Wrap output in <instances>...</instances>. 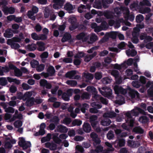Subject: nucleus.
I'll list each match as a JSON object with an SVG mask.
<instances>
[{
	"label": "nucleus",
	"instance_id": "f257e3e1",
	"mask_svg": "<svg viewBox=\"0 0 153 153\" xmlns=\"http://www.w3.org/2000/svg\"><path fill=\"white\" fill-rule=\"evenodd\" d=\"M19 146L22 148L23 150L25 151L27 153H30V148L31 146V144L29 141H26L25 139L23 137L20 138L18 142Z\"/></svg>",
	"mask_w": 153,
	"mask_h": 153
},
{
	"label": "nucleus",
	"instance_id": "f03ea898",
	"mask_svg": "<svg viewBox=\"0 0 153 153\" xmlns=\"http://www.w3.org/2000/svg\"><path fill=\"white\" fill-rule=\"evenodd\" d=\"M69 22L71 24V25L69 27V29L73 31L78 28L79 25L77 22L76 18L72 17L69 19Z\"/></svg>",
	"mask_w": 153,
	"mask_h": 153
},
{
	"label": "nucleus",
	"instance_id": "7ed1b4c3",
	"mask_svg": "<svg viewBox=\"0 0 153 153\" xmlns=\"http://www.w3.org/2000/svg\"><path fill=\"white\" fill-rule=\"evenodd\" d=\"M54 3L53 7L55 9H59L62 7L65 3V0H53Z\"/></svg>",
	"mask_w": 153,
	"mask_h": 153
},
{
	"label": "nucleus",
	"instance_id": "20e7f679",
	"mask_svg": "<svg viewBox=\"0 0 153 153\" xmlns=\"http://www.w3.org/2000/svg\"><path fill=\"white\" fill-rule=\"evenodd\" d=\"M86 90L87 91L93 94L92 97L95 99L99 97V95L97 94V91L94 86H88L86 88Z\"/></svg>",
	"mask_w": 153,
	"mask_h": 153
},
{
	"label": "nucleus",
	"instance_id": "39448f33",
	"mask_svg": "<svg viewBox=\"0 0 153 153\" xmlns=\"http://www.w3.org/2000/svg\"><path fill=\"white\" fill-rule=\"evenodd\" d=\"M91 7V6L90 5L87 4L85 6L81 4L78 8V11L80 13L85 12L86 11V10L89 11Z\"/></svg>",
	"mask_w": 153,
	"mask_h": 153
},
{
	"label": "nucleus",
	"instance_id": "423d86ee",
	"mask_svg": "<svg viewBox=\"0 0 153 153\" xmlns=\"http://www.w3.org/2000/svg\"><path fill=\"white\" fill-rule=\"evenodd\" d=\"M35 102L36 103L38 104V99H36L35 101L34 98L33 97H31L27 100L25 103V105L27 106H31L33 105Z\"/></svg>",
	"mask_w": 153,
	"mask_h": 153
},
{
	"label": "nucleus",
	"instance_id": "0eeeda50",
	"mask_svg": "<svg viewBox=\"0 0 153 153\" xmlns=\"http://www.w3.org/2000/svg\"><path fill=\"white\" fill-rule=\"evenodd\" d=\"M62 42L64 43L68 41L71 42H73V40L71 38V36L69 33H65L61 40Z\"/></svg>",
	"mask_w": 153,
	"mask_h": 153
},
{
	"label": "nucleus",
	"instance_id": "6e6552de",
	"mask_svg": "<svg viewBox=\"0 0 153 153\" xmlns=\"http://www.w3.org/2000/svg\"><path fill=\"white\" fill-rule=\"evenodd\" d=\"M39 83L41 86L45 87L48 89H50L52 87L51 84L48 82L47 80L45 79H41L39 82Z\"/></svg>",
	"mask_w": 153,
	"mask_h": 153
},
{
	"label": "nucleus",
	"instance_id": "1a4fd4ad",
	"mask_svg": "<svg viewBox=\"0 0 153 153\" xmlns=\"http://www.w3.org/2000/svg\"><path fill=\"white\" fill-rule=\"evenodd\" d=\"M2 10L5 14H8V13L12 14L15 12V9L12 7H3Z\"/></svg>",
	"mask_w": 153,
	"mask_h": 153
},
{
	"label": "nucleus",
	"instance_id": "9d476101",
	"mask_svg": "<svg viewBox=\"0 0 153 153\" xmlns=\"http://www.w3.org/2000/svg\"><path fill=\"white\" fill-rule=\"evenodd\" d=\"M115 143L117 144V146L119 147H122L125 146V140L122 138H119L118 137L115 141Z\"/></svg>",
	"mask_w": 153,
	"mask_h": 153
},
{
	"label": "nucleus",
	"instance_id": "9b49d317",
	"mask_svg": "<svg viewBox=\"0 0 153 153\" xmlns=\"http://www.w3.org/2000/svg\"><path fill=\"white\" fill-rule=\"evenodd\" d=\"M128 90L129 96L132 99L135 98L136 96L137 97L139 96V94L137 91L130 88H128Z\"/></svg>",
	"mask_w": 153,
	"mask_h": 153
},
{
	"label": "nucleus",
	"instance_id": "f8f14e48",
	"mask_svg": "<svg viewBox=\"0 0 153 153\" xmlns=\"http://www.w3.org/2000/svg\"><path fill=\"white\" fill-rule=\"evenodd\" d=\"M57 130L58 132L65 133L68 131V129L66 126L60 125L57 126Z\"/></svg>",
	"mask_w": 153,
	"mask_h": 153
},
{
	"label": "nucleus",
	"instance_id": "ddd939ff",
	"mask_svg": "<svg viewBox=\"0 0 153 153\" xmlns=\"http://www.w3.org/2000/svg\"><path fill=\"white\" fill-rule=\"evenodd\" d=\"M99 91L102 95L107 98L111 97L112 95V91L111 89L108 91H101L100 88L99 89Z\"/></svg>",
	"mask_w": 153,
	"mask_h": 153
},
{
	"label": "nucleus",
	"instance_id": "4468645a",
	"mask_svg": "<svg viewBox=\"0 0 153 153\" xmlns=\"http://www.w3.org/2000/svg\"><path fill=\"white\" fill-rule=\"evenodd\" d=\"M47 71L49 74L50 76H55V70L54 67L53 66L51 65L49 66L47 70Z\"/></svg>",
	"mask_w": 153,
	"mask_h": 153
},
{
	"label": "nucleus",
	"instance_id": "2eb2a0df",
	"mask_svg": "<svg viewBox=\"0 0 153 153\" xmlns=\"http://www.w3.org/2000/svg\"><path fill=\"white\" fill-rule=\"evenodd\" d=\"M83 129L84 131L87 133L90 132L91 130V127L89 123H84L83 126Z\"/></svg>",
	"mask_w": 153,
	"mask_h": 153
},
{
	"label": "nucleus",
	"instance_id": "dca6fc26",
	"mask_svg": "<svg viewBox=\"0 0 153 153\" xmlns=\"http://www.w3.org/2000/svg\"><path fill=\"white\" fill-rule=\"evenodd\" d=\"M111 121L108 118H105L101 121V124L104 126H109L111 123Z\"/></svg>",
	"mask_w": 153,
	"mask_h": 153
},
{
	"label": "nucleus",
	"instance_id": "f3484780",
	"mask_svg": "<svg viewBox=\"0 0 153 153\" xmlns=\"http://www.w3.org/2000/svg\"><path fill=\"white\" fill-rule=\"evenodd\" d=\"M126 55L128 56H131L132 57H134L136 56L137 53V52L134 49H132L130 50L128 49L126 50Z\"/></svg>",
	"mask_w": 153,
	"mask_h": 153
},
{
	"label": "nucleus",
	"instance_id": "a211bd4d",
	"mask_svg": "<svg viewBox=\"0 0 153 153\" xmlns=\"http://www.w3.org/2000/svg\"><path fill=\"white\" fill-rule=\"evenodd\" d=\"M113 0H102V4L103 7L107 8L109 7L108 4L112 3Z\"/></svg>",
	"mask_w": 153,
	"mask_h": 153
},
{
	"label": "nucleus",
	"instance_id": "6ab92c4d",
	"mask_svg": "<svg viewBox=\"0 0 153 153\" xmlns=\"http://www.w3.org/2000/svg\"><path fill=\"white\" fill-rule=\"evenodd\" d=\"M133 131L136 133L139 134H143L144 132V130L139 126L134 127Z\"/></svg>",
	"mask_w": 153,
	"mask_h": 153
},
{
	"label": "nucleus",
	"instance_id": "aec40b11",
	"mask_svg": "<svg viewBox=\"0 0 153 153\" xmlns=\"http://www.w3.org/2000/svg\"><path fill=\"white\" fill-rule=\"evenodd\" d=\"M13 36L12 31L10 29L6 30L4 34V36L5 37L7 38H11Z\"/></svg>",
	"mask_w": 153,
	"mask_h": 153
},
{
	"label": "nucleus",
	"instance_id": "412c9836",
	"mask_svg": "<svg viewBox=\"0 0 153 153\" xmlns=\"http://www.w3.org/2000/svg\"><path fill=\"white\" fill-rule=\"evenodd\" d=\"M130 8L132 10H136L138 9L139 8L138 2L137 1H134L130 5Z\"/></svg>",
	"mask_w": 153,
	"mask_h": 153
},
{
	"label": "nucleus",
	"instance_id": "4be33fe9",
	"mask_svg": "<svg viewBox=\"0 0 153 153\" xmlns=\"http://www.w3.org/2000/svg\"><path fill=\"white\" fill-rule=\"evenodd\" d=\"M30 64L32 68H36V70L38 71V61L33 59L30 62Z\"/></svg>",
	"mask_w": 153,
	"mask_h": 153
},
{
	"label": "nucleus",
	"instance_id": "5701e85b",
	"mask_svg": "<svg viewBox=\"0 0 153 153\" xmlns=\"http://www.w3.org/2000/svg\"><path fill=\"white\" fill-rule=\"evenodd\" d=\"M139 120L140 123L145 124L148 122L149 119L146 116H143L140 117Z\"/></svg>",
	"mask_w": 153,
	"mask_h": 153
},
{
	"label": "nucleus",
	"instance_id": "b1692460",
	"mask_svg": "<svg viewBox=\"0 0 153 153\" xmlns=\"http://www.w3.org/2000/svg\"><path fill=\"white\" fill-rule=\"evenodd\" d=\"M76 74L75 71H72L67 72L65 74V76L67 78L72 79L73 77Z\"/></svg>",
	"mask_w": 153,
	"mask_h": 153
},
{
	"label": "nucleus",
	"instance_id": "393cba45",
	"mask_svg": "<svg viewBox=\"0 0 153 153\" xmlns=\"http://www.w3.org/2000/svg\"><path fill=\"white\" fill-rule=\"evenodd\" d=\"M103 15L107 19H111L113 18V15L111 14L110 12L106 10L103 12Z\"/></svg>",
	"mask_w": 153,
	"mask_h": 153
},
{
	"label": "nucleus",
	"instance_id": "a878e982",
	"mask_svg": "<svg viewBox=\"0 0 153 153\" xmlns=\"http://www.w3.org/2000/svg\"><path fill=\"white\" fill-rule=\"evenodd\" d=\"M51 134L48 133L46 137H42L41 139L42 143H44L50 140L51 139Z\"/></svg>",
	"mask_w": 153,
	"mask_h": 153
},
{
	"label": "nucleus",
	"instance_id": "bb28decb",
	"mask_svg": "<svg viewBox=\"0 0 153 153\" xmlns=\"http://www.w3.org/2000/svg\"><path fill=\"white\" fill-rule=\"evenodd\" d=\"M139 5L141 6H151V3L148 0H143L142 1L140 2Z\"/></svg>",
	"mask_w": 153,
	"mask_h": 153
},
{
	"label": "nucleus",
	"instance_id": "cd10ccee",
	"mask_svg": "<svg viewBox=\"0 0 153 153\" xmlns=\"http://www.w3.org/2000/svg\"><path fill=\"white\" fill-rule=\"evenodd\" d=\"M82 123V121L78 119H76L74 120L72 122L71 126H79Z\"/></svg>",
	"mask_w": 153,
	"mask_h": 153
},
{
	"label": "nucleus",
	"instance_id": "c85d7f7f",
	"mask_svg": "<svg viewBox=\"0 0 153 153\" xmlns=\"http://www.w3.org/2000/svg\"><path fill=\"white\" fill-rule=\"evenodd\" d=\"M95 99L97 100H100L103 104L107 105L108 104V100L106 99L101 97L100 95H99V97L96 98Z\"/></svg>",
	"mask_w": 153,
	"mask_h": 153
},
{
	"label": "nucleus",
	"instance_id": "c756f323",
	"mask_svg": "<svg viewBox=\"0 0 153 153\" xmlns=\"http://www.w3.org/2000/svg\"><path fill=\"white\" fill-rule=\"evenodd\" d=\"M122 88V87L119 86L117 85H115L114 88L115 93L117 94H118L121 93Z\"/></svg>",
	"mask_w": 153,
	"mask_h": 153
},
{
	"label": "nucleus",
	"instance_id": "7c9ffc66",
	"mask_svg": "<svg viewBox=\"0 0 153 153\" xmlns=\"http://www.w3.org/2000/svg\"><path fill=\"white\" fill-rule=\"evenodd\" d=\"M59 117L57 116H53L52 119L50 120V122L54 123L55 124L57 125L59 123Z\"/></svg>",
	"mask_w": 153,
	"mask_h": 153
},
{
	"label": "nucleus",
	"instance_id": "2f4dec72",
	"mask_svg": "<svg viewBox=\"0 0 153 153\" xmlns=\"http://www.w3.org/2000/svg\"><path fill=\"white\" fill-rule=\"evenodd\" d=\"M128 145L130 146H134V144L137 145L138 147L140 146V144L139 142L137 141L135 143L134 141L131 140H128Z\"/></svg>",
	"mask_w": 153,
	"mask_h": 153
},
{
	"label": "nucleus",
	"instance_id": "473e14b6",
	"mask_svg": "<svg viewBox=\"0 0 153 153\" xmlns=\"http://www.w3.org/2000/svg\"><path fill=\"white\" fill-rule=\"evenodd\" d=\"M144 19V17L141 14H139L136 17V21L137 23L141 22Z\"/></svg>",
	"mask_w": 153,
	"mask_h": 153
},
{
	"label": "nucleus",
	"instance_id": "72a5a7b5",
	"mask_svg": "<svg viewBox=\"0 0 153 153\" xmlns=\"http://www.w3.org/2000/svg\"><path fill=\"white\" fill-rule=\"evenodd\" d=\"M66 83L68 85L73 87L76 86L77 84V82L74 80H68Z\"/></svg>",
	"mask_w": 153,
	"mask_h": 153
},
{
	"label": "nucleus",
	"instance_id": "f704fd0d",
	"mask_svg": "<svg viewBox=\"0 0 153 153\" xmlns=\"http://www.w3.org/2000/svg\"><path fill=\"white\" fill-rule=\"evenodd\" d=\"M7 80L5 77L0 78V85L1 86H5L7 84Z\"/></svg>",
	"mask_w": 153,
	"mask_h": 153
},
{
	"label": "nucleus",
	"instance_id": "c9c22d12",
	"mask_svg": "<svg viewBox=\"0 0 153 153\" xmlns=\"http://www.w3.org/2000/svg\"><path fill=\"white\" fill-rule=\"evenodd\" d=\"M76 149L77 151V153H84V150L82 146L77 145L76 147Z\"/></svg>",
	"mask_w": 153,
	"mask_h": 153
},
{
	"label": "nucleus",
	"instance_id": "e433bc0d",
	"mask_svg": "<svg viewBox=\"0 0 153 153\" xmlns=\"http://www.w3.org/2000/svg\"><path fill=\"white\" fill-rule=\"evenodd\" d=\"M65 9L67 11H70L73 9L72 5L69 3H67L64 6Z\"/></svg>",
	"mask_w": 153,
	"mask_h": 153
},
{
	"label": "nucleus",
	"instance_id": "4c0bfd02",
	"mask_svg": "<svg viewBox=\"0 0 153 153\" xmlns=\"http://www.w3.org/2000/svg\"><path fill=\"white\" fill-rule=\"evenodd\" d=\"M34 14L31 10H29L27 12V16L29 18L34 20L35 19V17L33 16Z\"/></svg>",
	"mask_w": 153,
	"mask_h": 153
},
{
	"label": "nucleus",
	"instance_id": "58836bf2",
	"mask_svg": "<svg viewBox=\"0 0 153 153\" xmlns=\"http://www.w3.org/2000/svg\"><path fill=\"white\" fill-rule=\"evenodd\" d=\"M132 85L134 87L136 88H139L141 85L140 82L137 81H133Z\"/></svg>",
	"mask_w": 153,
	"mask_h": 153
},
{
	"label": "nucleus",
	"instance_id": "ea45409f",
	"mask_svg": "<svg viewBox=\"0 0 153 153\" xmlns=\"http://www.w3.org/2000/svg\"><path fill=\"white\" fill-rule=\"evenodd\" d=\"M114 132L111 130L109 131L107 134V137L109 140L113 139L114 137Z\"/></svg>",
	"mask_w": 153,
	"mask_h": 153
},
{
	"label": "nucleus",
	"instance_id": "a19ab883",
	"mask_svg": "<svg viewBox=\"0 0 153 153\" xmlns=\"http://www.w3.org/2000/svg\"><path fill=\"white\" fill-rule=\"evenodd\" d=\"M45 44L42 42H39V51H43L45 50Z\"/></svg>",
	"mask_w": 153,
	"mask_h": 153
},
{
	"label": "nucleus",
	"instance_id": "79ce46f5",
	"mask_svg": "<svg viewBox=\"0 0 153 153\" xmlns=\"http://www.w3.org/2000/svg\"><path fill=\"white\" fill-rule=\"evenodd\" d=\"M14 126L16 128H19L22 126V123L21 121L18 120L15 121L14 123Z\"/></svg>",
	"mask_w": 153,
	"mask_h": 153
},
{
	"label": "nucleus",
	"instance_id": "37998d69",
	"mask_svg": "<svg viewBox=\"0 0 153 153\" xmlns=\"http://www.w3.org/2000/svg\"><path fill=\"white\" fill-rule=\"evenodd\" d=\"M102 82L103 84H107L110 83L111 82V79L108 77L104 78L102 80Z\"/></svg>",
	"mask_w": 153,
	"mask_h": 153
},
{
	"label": "nucleus",
	"instance_id": "c03bdc74",
	"mask_svg": "<svg viewBox=\"0 0 153 153\" xmlns=\"http://www.w3.org/2000/svg\"><path fill=\"white\" fill-rule=\"evenodd\" d=\"M88 104L86 103H83L80 108L81 111L83 113H85L86 112V110L88 108Z\"/></svg>",
	"mask_w": 153,
	"mask_h": 153
},
{
	"label": "nucleus",
	"instance_id": "a18cd8bd",
	"mask_svg": "<svg viewBox=\"0 0 153 153\" xmlns=\"http://www.w3.org/2000/svg\"><path fill=\"white\" fill-rule=\"evenodd\" d=\"M108 36L110 38L113 39H115L116 38L117 35V33L116 32H111L110 33H108Z\"/></svg>",
	"mask_w": 153,
	"mask_h": 153
},
{
	"label": "nucleus",
	"instance_id": "49530a36",
	"mask_svg": "<svg viewBox=\"0 0 153 153\" xmlns=\"http://www.w3.org/2000/svg\"><path fill=\"white\" fill-rule=\"evenodd\" d=\"M111 74L113 75L115 78L119 76V71L116 70H113L111 73Z\"/></svg>",
	"mask_w": 153,
	"mask_h": 153
},
{
	"label": "nucleus",
	"instance_id": "de8ad7c7",
	"mask_svg": "<svg viewBox=\"0 0 153 153\" xmlns=\"http://www.w3.org/2000/svg\"><path fill=\"white\" fill-rule=\"evenodd\" d=\"M53 139L55 143L58 144H60L62 142L61 140L56 136L55 135L53 136Z\"/></svg>",
	"mask_w": 153,
	"mask_h": 153
},
{
	"label": "nucleus",
	"instance_id": "09e8293b",
	"mask_svg": "<svg viewBox=\"0 0 153 153\" xmlns=\"http://www.w3.org/2000/svg\"><path fill=\"white\" fill-rule=\"evenodd\" d=\"M105 144L109 148L107 149L108 151L113 152L114 151V149L113 148L112 146L111 143L108 142H106L105 143Z\"/></svg>",
	"mask_w": 153,
	"mask_h": 153
},
{
	"label": "nucleus",
	"instance_id": "8fccbe9b",
	"mask_svg": "<svg viewBox=\"0 0 153 153\" xmlns=\"http://www.w3.org/2000/svg\"><path fill=\"white\" fill-rule=\"evenodd\" d=\"M14 74L16 76H20L22 75V73L21 71L18 68L16 69L14 71Z\"/></svg>",
	"mask_w": 153,
	"mask_h": 153
},
{
	"label": "nucleus",
	"instance_id": "3c124183",
	"mask_svg": "<svg viewBox=\"0 0 153 153\" xmlns=\"http://www.w3.org/2000/svg\"><path fill=\"white\" fill-rule=\"evenodd\" d=\"M84 74V77L87 79L91 80L93 78V75L89 73H85Z\"/></svg>",
	"mask_w": 153,
	"mask_h": 153
},
{
	"label": "nucleus",
	"instance_id": "603ef678",
	"mask_svg": "<svg viewBox=\"0 0 153 153\" xmlns=\"http://www.w3.org/2000/svg\"><path fill=\"white\" fill-rule=\"evenodd\" d=\"M93 141V144L94 146H96L97 145H99L100 144L101 140L99 138L94 139L92 140Z\"/></svg>",
	"mask_w": 153,
	"mask_h": 153
},
{
	"label": "nucleus",
	"instance_id": "864d4df0",
	"mask_svg": "<svg viewBox=\"0 0 153 153\" xmlns=\"http://www.w3.org/2000/svg\"><path fill=\"white\" fill-rule=\"evenodd\" d=\"M27 49L30 51H32L36 49V46L33 45H28L27 46Z\"/></svg>",
	"mask_w": 153,
	"mask_h": 153
},
{
	"label": "nucleus",
	"instance_id": "5fc2aeb1",
	"mask_svg": "<svg viewBox=\"0 0 153 153\" xmlns=\"http://www.w3.org/2000/svg\"><path fill=\"white\" fill-rule=\"evenodd\" d=\"M147 92L150 97H153V85H152L148 89Z\"/></svg>",
	"mask_w": 153,
	"mask_h": 153
},
{
	"label": "nucleus",
	"instance_id": "6e6d98bb",
	"mask_svg": "<svg viewBox=\"0 0 153 153\" xmlns=\"http://www.w3.org/2000/svg\"><path fill=\"white\" fill-rule=\"evenodd\" d=\"M9 91L10 93H14L17 91V88L15 86L12 85L9 88Z\"/></svg>",
	"mask_w": 153,
	"mask_h": 153
},
{
	"label": "nucleus",
	"instance_id": "4d7b16f0",
	"mask_svg": "<svg viewBox=\"0 0 153 153\" xmlns=\"http://www.w3.org/2000/svg\"><path fill=\"white\" fill-rule=\"evenodd\" d=\"M85 54L84 53L81 52H78L74 56L75 58H80L84 56Z\"/></svg>",
	"mask_w": 153,
	"mask_h": 153
},
{
	"label": "nucleus",
	"instance_id": "13d9d810",
	"mask_svg": "<svg viewBox=\"0 0 153 153\" xmlns=\"http://www.w3.org/2000/svg\"><path fill=\"white\" fill-rule=\"evenodd\" d=\"M50 14V10L48 8H45L44 12L45 17L48 18L49 17Z\"/></svg>",
	"mask_w": 153,
	"mask_h": 153
},
{
	"label": "nucleus",
	"instance_id": "bf43d9fd",
	"mask_svg": "<svg viewBox=\"0 0 153 153\" xmlns=\"http://www.w3.org/2000/svg\"><path fill=\"white\" fill-rule=\"evenodd\" d=\"M5 111L7 113H13L15 111V109L13 107H9L5 109Z\"/></svg>",
	"mask_w": 153,
	"mask_h": 153
},
{
	"label": "nucleus",
	"instance_id": "052dcab7",
	"mask_svg": "<svg viewBox=\"0 0 153 153\" xmlns=\"http://www.w3.org/2000/svg\"><path fill=\"white\" fill-rule=\"evenodd\" d=\"M85 36V33L83 32H82L77 35L76 38L78 40H80L82 39Z\"/></svg>",
	"mask_w": 153,
	"mask_h": 153
},
{
	"label": "nucleus",
	"instance_id": "680f3d73",
	"mask_svg": "<svg viewBox=\"0 0 153 153\" xmlns=\"http://www.w3.org/2000/svg\"><path fill=\"white\" fill-rule=\"evenodd\" d=\"M146 79H147L144 76H140L139 79L140 83L142 84H145L146 82Z\"/></svg>",
	"mask_w": 153,
	"mask_h": 153
},
{
	"label": "nucleus",
	"instance_id": "e2e57ef3",
	"mask_svg": "<svg viewBox=\"0 0 153 153\" xmlns=\"http://www.w3.org/2000/svg\"><path fill=\"white\" fill-rule=\"evenodd\" d=\"M32 95V93L30 92H27L25 93L23 96V97H25V100H27L28 98H31V97Z\"/></svg>",
	"mask_w": 153,
	"mask_h": 153
},
{
	"label": "nucleus",
	"instance_id": "0e129e2a",
	"mask_svg": "<svg viewBox=\"0 0 153 153\" xmlns=\"http://www.w3.org/2000/svg\"><path fill=\"white\" fill-rule=\"evenodd\" d=\"M81 97L82 99H88L90 98L89 95L88 93L85 92L82 94Z\"/></svg>",
	"mask_w": 153,
	"mask_h": 153
},
{
	"label": "nucleus",
	"instance_id": "69168bd1",
	"mask_svg": "<svg viewBox=\"0 0 153 153\" xmlns=\"http://www.w3.org/2000/svg\"><path fill=\"white\" fill-rule=\"evenodd\" d=\"M94 77L97 80L100 79L102 77V73L100 72H97L95 73Z\"/></svg>",
	"mask_w": 153,
	"mask_h": 153
},
{
	"label": "nucleus",
	"instance_id": "338daca9",
	"mask_svg": "<svg viewBox=\"0 0 153 153\" xmlns=\"http://www.w3.org/2000/svg\"><path fill=\"white\" fill-rule=\"evenodd\" d=\"M66 94V92H63V94H62V98L65 101H68L70 99V98Z\"/></svg>",
	"mask_w": 153,
	"mask_h": 153
},
{
	"label": "nucleus",
	"instance_id": "774afa93",
	"mask_svg": "<svg viewBox=\"0 0 153 153\" xmlns=\"http://www.w3.org/2000/svg\"><path fill=\"white\" fill-rule=\"evenodd\" d=\"M22 86L23 89L25 90H28L31 88V86L25 83H23L22 84Z\"/></svg>",
	"mask_w": 153,
	"mask_h": 153
}]
</instances>
